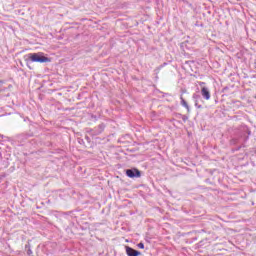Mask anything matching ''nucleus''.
I'll return each mask as SVG.
<instances>
[{
	"instance_id": "4",
	"label": "nucleus",
	"mask_w": 256,
	"mask_h": 256,
	"mask_svg": "<svg viewBox=\"0 0 256 256\" xmlns=\"http://www.w3.org/2000/svg\"><path fill=\"white\" fill-rule=\"evenodd\" d=\"M126 255L128 256H139L141 255V252L129 247V246H126Z\"/></svg>"
},
{
	"instance_id": "3",
	"label": "nucleus",
	"mask_w": 256,
	"mask_h": 256,
	"mask_svg": "<svg viewBox=\"0 0 256 256\" xmlns=\"http://www.w3.org/2000/svg\"><path fill=\"white\" fill-rule=\"evenodd\" d=\"M126 175L127 177H130V179H134V177L139 178L141 177V171H139L137 168L127 169Z\"/></svg>"
},
{
	"instance_id": "7",
	"label": "nucleus",
	"mask_w": 256,
	"mask_h": 256,
	"mask_svg": "<svg viewBox=\"0 0 256 256\" xmlns=\"http://www.w3.org/2000/svg\"><path fill=\"white\" fill-rule=\"evenodd\" d=\"M138 247H139V249H145V244L139 243V244H138Z\"/></svg>"
},
{
	"instance_id": "8",
	"label": "nucleus",
	"mask_w": 256,
	"mask_h": 256,
	"mask_svg": "<svg viewBox=\"0 0 256 256\" xmlns=\"http://www.w3.org/2000/svg\"><path fill=\"white\" fill-rule=\"evenodd\" d=\"M31 253V250L28 251V254Z\"/></svg>"
},
{
	"instance_id": "1",
	"label": "nucleus",
	"mask_w": 256,
	"mask_h": 256,
	"mask_svg": "<svg viewBox=\"0 0 256 256\" xmlns=\"http://www.w3.org/2000/svg\"><path fill=\"white\" fill-rule=\"evenodd\" d=\"M24 60L27 63H49V58L45 57L42 52L26 54Z\"/></svg>"
},
{
	"instance_id": "6",
	"label": "nucleus",
	"mask_w": 256,
	"mask_h": 256,
	"mask_svg": "<svg viewBox=\"0 0 256 256\" xmlns=\"http://www.w3.org/2000/svg\"><path fill=\"white\" fill-rule=\"evenodd\" d=\"M193 99H195V105H196V107H198V109H201V105L198 106V104H197V99H199V95L193 94Z\"/></svg>"
},
{
	"instance_id": "5",
	"label": "nucleus",
	"mask_w": 256,
	"mask_h": 256,
	"mask_svg": "<svg viewBox=\"0 0 256 256\" xmlns=\"http://www.w3.org/2000/svg\"><path fill=\"white\" fill-rule=\"evenodd\" d=\"M180 99H181V106L185 107V109H187V111H189V104H187V101H185L183 96H181Z\"/></svg>"
},
{
	"instance_id": "2",
	"label": "nucleus",
	"mask_w": 256,
	"mask_h": 256,
	"mask_svg": "<svg viewBox=\"0 0 256 256\" xmlns=\"http://www.w3.org/2000/svg\"><path fill=\"white\" fill-rule=\"evenodd\" d=\"M199 85L201 87V95L203 99L209 101V99H211V91L205 86V82H200Z\"/></svg>"
}]
</instances>
